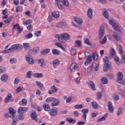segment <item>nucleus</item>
I'll return each instance as SVG.
<instances>
[{"label": "nucleus", "instance_id": "nucleus-1", "mask_svg": "<svg viewBox=\"0 0 125 125\" xmlns=\"http://www.w3.org/2000/svg\"><path fill=\"white\" fill-rule=\"evenodd\" d=\"M109 24L111 25L113 27V29L114 31H117V32H121L123 31V28L122 27V26L120 25V23H117L111 20L109 21Z\"/></svg>", "mask_w": 125, "mask_h": 125}, {"label": "nucleus", "instance_id": "nucleus-2", "mask_svg": "<svg viewBox=\"0 0 125 125\" xmlns=\"http://www.w3.org/2000/svg\"><path fill=\"white\" fill-rule=\"evenodd\" d=\"M9 112L5 114L4 116L6 118H11L13 119H15V118H17L16 117V110H14V108L13 107H9Z\"/></svg>", "mask_w": 125, "mask_h": 125}, {"label": "nucleus", "instance_id": "nucleus-3", "mask_svg": "<svg viewBox=\"0 0 125 125\" xmlns=\"http://www.w3.org/2000/svg\"><path fill=\"white\" fill-rule=\"evenodd\" d=\"M56 3H57L59 9H63L64 5H65V6L69 5V2H68L67 0H56Z\"/></svg>", "mask_w": 125, "mask_h": 125}, {"label": "nucleus", "instance_id": "nucleus-4", "mask_svg": "<svg viewBox=\"0 0 125 125\" xmlns=\"http://www.w3.org/2000/svg\"><path fill=\"white\" fill-rule=\"evenodd\" d=\"M117 82L120 84L125 85V79H124V74L123 72L119 71L117 73Z\"/></svg>", "mask_w": 125, "mask_h": 125}, {"label": "nucleus", "instance_id": "nucleus-5", "mask_svg": "<svg viewBox=\"0 0 125 125\" xmlns=\"http://www.w3.org/2000/svg\"><path fill=\"white\" fill-rule=\"evenodd\" d=\"M61 37H62V43H65L67 42V40L70 41L71 40V36L67 33H62Z\"/></svg>", "mask_w": 125, "mask_h": 125}, {"label": "nucleus", "instance_id": "nucleus-6", "mask_svg": "<svg viewBox=\"0 0 125 125\" xmlns=\"http://www.w3.org/2000/svg\"><path fill=\"white\" fill-rule=\"evenodd\" d=\"M23 49V46L21 45L20 44H15L11 46L10 49L11 52L13 50H22Z\"/></svg>", "mask_w": 125, "mask_h": 125}, {"label": "nucleus", "instance_id": "nucleus-7", "mask_svg": "<svg viewBox=\"0 0 125 125\" xmlns=\"http://www.w3.org/2000/svg\"><path fill=\"white\" fill-rule=\"evenodd\" d=\"M49 114L51 117H56L57 114H58V109L57 107L52 108L50 110Z\"/></svg>", "mask_w": 125, "mask_h": 125}, {"label": "nucleus", "instance_id": "nucleus-8", "mask_svg": "<svg viewBox=\"0 0 125 125\" xmlns=\"http://www.w3.org/2000/svg\"><path fill=\"white\" fill-rule=\"evenodd\" d=\"M25 59L28 63L30 65H32V64H34V59H33V58L32 57V56H31V54H28L27 55L25 56Z\"/></svg>", "mask_w": 125, "mask_h": 125}, {"label": "nucleus", "instance_id": "nucleus-9", "mask_svg": "<svg viewBox=\"0 0 125 125\" xmlns=\"http://www.w3.org/2000/svg\"><path fill=\"white\" fill-rule=\"evenodd\" d=\"M28 109L29 108L26 107H20L18 109L17 112L18 114H23V113H26Z\"/></svg>", "mask_w": 125, "mask_h": 125}, {"label": "nucleus", "instance_id": "nucleus-10", "mask_svg": "<svg viewBox=\"0 0 125 125\" xmlns=\"http://www.w3.org/2000/svg\"><path fill=\"white\" fill-rule=\"evenodd\" d=\"M98 69H99V64H97L96 62H93L91 64L90 71L94 70V71L97 72Z\"/></svg>", "mask_w": 125, "mask_h": 125}, {"label": "nucleus", "instance_id": "nucleus-11", "mask_svg": "<svg viewBox=\"0 0 125 125\" xmlns=\"http://www.w3.org/2000/svg\"><path fill=\"white\" fill-rule=\"evenodd\" d=\"M57 28H61L62 29H65L67 27L66 22L61 21L60 22L58 23L57 24Z\"/></svg>", "mask_w": 125, "mask_h": 125}, {"label": "nucleus", "instance_id": "nucleus-12", "mask_svg": "<svg viewBox=\"0 0 125 125\" xmlns=\"http://www.w3.org/2000/svg\"><path fill=\"white\" fill-rule=\"evenodd\" d=\"M99 39L101 40L102 38H103L104 36V27L103 26H101L100 27L99 30Z\"/></svg>", "mask_w": 125, "mask_h": 125}, {"label": "nucleus", "instance_id": "nucleus-13", "mask_svg": "<svg viewBox=\"0 0 125 125\" xmlns=\"http://www.w3.org/2000/svg\"><path fill=\"white\" fill-rule=\"evenodd\" d=\"M40 51V47H35L32 50H30L29 51L28 54H35V53H37Z\"/></svg>", "mask_w": 125, "mask_h": 125}, {"label": "nucleus", "instance_id": "nucleus-14", "mask_svg": "<svg viewBox=\"0 0 125 125\" xmlns=\"http://www.w3.org/2000/svg\"><path fill=\"white\" fill-rule=\"evenodd\" d=\"M107 107L108 110L110 113H113V112H114V106H113V104H112L111 102H108Z\"/></svg>", "mask_w": 125, "mask_h": 125}, {"label": "nucleus", "instance_id": "nucleus-15", "mask_svg": "<svg viewBox=\"0 0 125 125\" xmlns=\"http://www.w3.org/2000/svg\"><path fill=\"white\" fill-rule=\"evenodd\" d=\"M113 35H112V37L114 38L115 41H117L118 42H122V38L118 35V33H117L115 32H113Z\"/></svg>", "mask_w": 125, "mask_h": 125}, {"label": "nucleus", "instance_id": "nucleus-16", "mask_svg": "<svg viewBox=\"0 0 125 125\" xmlns=\"http://www.w3.org/2000/svg\"><path fill=\"white\" fill-rule=\"evenodd\" d=\"M13 29H14V30H17V31H19V34H21V32H22L23 29L21 28L20 27V26L19 25V24L18 23H17L16 24H14L13 27Z\"/></svg>", "mask_w": 125, "mask_h": 125}, {"label": "nucleus", "instance_id": "nucleus-17", "mask_svg": "<svg viewBox=\"0 0 125 125\" xmlns=\"http://www.w3.org/2000/svg\"><path fill=\"white\" fill-rule=\"evenodd\" d=\"M74 21L77 24H79V25H82L83 23V19L79 17H74Z\"/></svg>", "mask_w": 125, "mask_h": 125}, {"label": "nucleus", "instance_id": "nucleus-18", "mask_svg": "<svg viewBox=\"0 0 125 125\" xmlns=\"http://www.w3.org/2000/svg\"><path fill=\"white\" fill-rule=\"evenodd\" d=\"M88 86L92 90H96V88H95V84L92 81H90L88 82Z\"/></svg>", "mask_w": 125, "mask_h": 125}, {"label": "nucleus", "instance_id": "nucleus-19", "mask_svg": "<svg viewBox=\"0 0 125 125\" xmlns=\"http://www.w3.org/2000/svg\"><path fill=\"white\" fill-rule=\"evenodd\" d=\"M36 85L38 86V87L41 89V90H44V89H45V88H44V86H43V84L42 83L39 81H37L36 82Z\"/></svg>", "mask_w": 125, "mask_h": 125}, {"label": "nucleus", "instance_id": "nucleus-20", "mask_svg": "<svg viewBox=\"0 0 125 125\" xmlns=\"http://www.w3.org/2000/svg\"><path fill=\"white\" fill-rule=\"evenodd\" d=\"M82 112L83 114L82 117L83 118L84 121H85L86 120V114L88 113V109H83L82 110Z\"/></svg>", "mask_w": 125, "mask_h": 125}, {"label": "nucleus", "instance_id": "nucleus-21", "mask_svg": "<svg viewBox=\"0 0 125 125\" xmlns=\"http://www.w3.org/2000/svg\"><path fill=\"white\" fill-rule=\"evenodd\" d=\"M109 54L110 56H109V58L110 59L116 56V51L113 48H111V50L110 51Z\"/></svg>", "mask_w": 125, "mask_h": 125}, {"label": "nucleus", "instance_id": "nucleus-22", "mask_svg": "<svg viewBox=\"0 0 125 125\" xmlns=\"http://www.w3.org/2000/svg\"><path fill=\"white\" fill-rule=\"evenodd\" d=\"M103 15L105 19H109V13L106 9H104L103 11Z\"/></svg>", "mask_w": 125, "mask_h": 125}, {"label": "nucleus", "instance_id": "nucleus-23", "mask_svg": "<svg viewBox=\"0 0 125 125\" xmlns=\"http://www.w3.org/2000/svg\"><path fill=\"white\" fill-rule=\"evenodd\" d=\"M7 79H8V75L6 74H3L0 78L1 82H3L4 83L7 82Z\"/></svg>", "mask_w": 125, "mask_h": 125}, {"label": "nucleus", "instance_id": "nucleus-24", "mask_svg": "<svg viewBox=\"0 0 125 125\" xmlns=\"http://www.w3.org/2000/svg\"><path fill=\"white\" fill-rule=\"evenodd\" d=\"M60 101L58 99H56L55 98H54V100L53 101V103H52V106L53 107H55V106H57L59 104Z\"/></svg>", "mask_w": 125, "mask_h": 125}, {"label": "nucleus", "instance_id": "nucleus-25", "mask_svg": "<svg viewBox=\"0 0 125 125\" xmlns=\"http://www.w3.org/2000/svg\"><path fill=\"white\" fill-rule=\"evenodd\" d=\"M118 93L119 95L125 99V90L124 89H119L118 90Z\"/></svg>", "mask_w": 125, "mask_h": 125}, {"label": "nucleus", "instance_id": "nucleus-26", "mask_svg": "<svg viewBox=\"0 0 125 125\" xmlns=\"http://www.w3.org/2000/svg\"><path fill=\"white\" fill-rule=\"evenodd\" d=\"M49 52H50V49L46 48L41 51L40 54L41 55H45V54H48V53H49Z\"/></svg>", "mask_w": 125, "mask_h": 125}, {"label": "nucleus", "instance_id": "nucleus-27", "mask_svg": "<svg viewBox=\"0 0 125 125\" xmlns=\"http://www.w3.org/2000/svg\"><path fill=\"white\" fill-rule=\"evenodd\" d=\"M77 68V64L73 63L70 65V70L71 72H75V70H76Z\"/></svg>", "mask_w": 125, "mask_h": 125}, {"label": "nucleus", "instance_id": "nucleus-28", "mask_svg": "<svg viewBox=\"0 0 125 125\" xmlns=\"http://www.w3.org/2000/svg\"><path fill=\"white\" fill-rule=\"evenodd\" d=\"M87 15L90 19L92 18V9L89 8L87 11Z\"/></svg>", "mask_w": 125, "mask_h": 125}, {"label": "nucleus", "instance_id": "nucleus-29", "mask_svg": "<svg viewBox=\"0 0 125 125\" xmlns=\"http://www.w3.org/2000/svg\"><path fill=\"white\" fill-rule=\"evenodd\" d=\"M11 98H12V95H11V94H8L7 97L4 100L5 103H8V102H9V100H11Z\"/></svg>", "mask_w": 125, "mask_h": 125}, {"label": "nucleus", "instance_id": "nucleus-30", "mask_svg": "<svg viewBox=\"0 0 125 125\" xmlns=\"http://www.w3.org/2000/svg\"><path fill=\"white\" fill-rule=\"evenodd\" d=\"M108 117V113H106L101 118H99L97 120V123H99V122H102L103 121H105L106 120V118Z\"/></svg>", "mask_w": 125, "mask_h": 125}, {"label": "nucleus", "instance_id": "nucleus-31", "mask_svg": "<svg viewBox=\"0 0 125 125\" xmlns=\"http://www.w3.org/2000/svg\"><path fill=\"white\" fill-rule=\"evenodd\" d=\"M110 64L106 63H104V66L103 68V70L104 71V72H107L109 69H110Z\"/></svg>", "mask_w": 125, "mask_h": 125}, {"label": "nucleus", "instance_id": "nucleus-32", "mask_svg": "<svg viewBox=\"0 0 125 125\" xmlns=\"http://www.w3.org/2000/svg\"><path fill=\"white\" fill-rule=\"evenodd\" d=\"M52 16L54 18H59L60 15L59 14V12L58 11H54L52 13Z\"/></svg>", "mask_w": 125, "mask_h": 125}, {"label": "nucleus", "instance_id": "nucleus-33", "mask_svg": "<svg viewBox=\"0 0 125 125\" xmlns=\"http://www.w3.org/2000/svg\"><path fill=\"white\" fill-rule=\"evenodd\" d=\"M60 64V61L58 59H56L53 61V65L54 67V68H56L57 66H58V64Z\"/></svg>", "mask_w": 125, "mask_h": 125}, {"label": "nucleus", "instance_id": "nucleus-34", "mask_svg": "<svg viewBox=\"0 0 125 125\" xmlns=\"http://www.w3.org/2000/svg\"><path fill=\"white\" fill-rule=\"evenodd\" d=\"M92 59H91V56H89L88 58L86 59V61L84 62V65L87 66L89 63L91 62Z\"/></svg>", "mask_w": 125, "mask_h": 125}, {"label": "nucleus", "instance_id": "nucleus-35", "mask_svg": "<svg viewBox=\"0 0 125 125\" xmlns=\"http://www.w3.org/2000/svg\"><path fill=\"white\" fill-rule=\"evenodd\" d=\"M101 81L103 84H107L108 83V79L105 77L102 78Z\"/></svg>", "mask_w": 125, "mask_h": 125}, {"label": "nucleus", "instance_id": "nucleus-36", "mask_svg": "<svg viewBox=\"0 0 125 125\" xmlns=\"http://www.w3.org/2000/svg\"><path fill=\"white\" fill-rule=\"evenodd\" d=\"M43 108L45 110V111H50V106L48 104H44L43 105Z\"/></svg>", "mask_w": 125, "mask_h": 125}, {"label": "nucleus", "instance_id": "nucleus-37", "mask_svg": "<svg viewBox=\"0 0 125 125\" xmlns=\"http://www.w3.org/2000/svg\"><path fill=\"white\" fill-rule=\"evenodd\" d=\"M52 53L54 55H60V51L57 49H53L52 50Z\"/></svg>", "mask_w": 125, "mask_h": 125}, {"label": "nucleus", "instance_id": "nucleus-38", "mask_svg": "<svg viewBox=\"0 0 125 125\" xmlns=\"http://www.w3.org/2000/svg\"><path fill=\"white\" fill-rule=\"evenodd\" d=\"M113 58L115 63L117 65H120V64H121V62H120V58H119V57L115 56L113 57Z\"/></svg>", "mask_w": 125, "mask_h": 125}, {"label": "nucleus", "instance_id": "nucleus-39", "mask_svg": "<svg viewBox=\"0 0 125 125\" xmlns=\"http://www.w3.org/2000/svg\"><path fill=\"white\" fill-rule=\"evenodd\" d=\"M37 117H38V114H37V112H36L35 110H33L31 113V119H35V118H37Z\"/></svg>", "mask_w": 125, "mask_h": 125}, {"label": "nucleus", "instance_id": "nucleus-40", "mask_svg": "<svg viewBox=\"0 0 125 125\" xmlns=\"http://www.w3.org/2000/svg\"><path fill=\"white\" fill-rule=\"evenodd\" d=\"M34 76L35 78L41 79V78H42L43 77V74L37 73L34 74Z\"/></svg>", "mask_w": 125, "mask_h": 125}, {"label": "nucleus", "instance_id": "nucleus-41", "mask_svg": "<svg viewBox=\"0 0 125 125\" xmlns=\"http://www.w3.org/2000/svg\"><path fill=\"white\" fill-rule=\"evenodd\" d=\"M96 97L98 100H101V98H102V92H98L96 94Z\"/></svg>", "mask_w": 125, "mask_h": 125}, {"label": "nucleus", "instance_id": "nucleus-42", "mask_svg": "<svg viewBox=\"0 0 125 125\" xmlns=\"http://www.w3.org/2000/svg\"><path fill=\"white\" fill-rule=\"evenodd\" d=\"M55 45H56V46H58L59 47H60V48H61V49H62V50H65V48H64L62 44H61V43L60 42L55 43Z\"/></svg>", "mask_w": 125, "mask_h": 125}, {"label": "nucleus", "instance_id": "nucleus-43", "mask_svg": "<svg viewBox=\"0 0 125 125\" xmlns=\"http://www.w3.org/2000/svg\"><path fill=\"white\" fill-rule=\"evenodd\" d=\"M23 46L24 49H26V50H29V49L30 48V44L29 43H23Z\"/></svg>", "mask_w": 125, "mask_h": 125}, {"label": "nucleus", "instance_id": "nucleus-44", "mask_svg": "<svg viewBox=\"0 0 125 125\" xmlns=\"http://www.w3.org/2000/svg\"><path fill=\"white\" fill-rule=\"evenodd\" d=\"M107 42V37L104 36V39H102L101 41L99 42V43L101 44H105Z\"/></svg>", "mask_w": 125, "mask_h": 125}, {"label": "nucleus", "instance_id": "nucleus-45", "mask_svg": "<svg viewBox=\"0 0 125 125\" xmlns=\"http://www.w3.org/2000/svg\"><path fill=\"white\" fill-rule=\"evenodd\" d=\"M20 104L22 106H25V105H27V100L26 99H23L21 100V102L20 103Z\"/></svg>", "mask_w": 125, "mask_h": 125}, {"label": "nucleus", "instance_id": "nucleus-46", "mask_svg": "<svg viewBox=\"0 0 125 125\" xmlns=\"http://www.w3.org/2000/svg\"><path fill=\"white\" fill-rule=\"evenodd\" d=\"M66 120L67 122H68L69 123H70V124H75V123L76 122V120L73 119L72 118H69V119L66 118Z\"/></svg>", "mask_w": 125, "mask_h": 125}, {"label": "nucleus", "instance_id": "nucleus-47", "mask_svg": "<svg viewBox=\"0 0 125 125\" xmlns=\"http://www.w3.org/2000/svg\"><path fill=\"white\" fill-rule=\"evenodd\" d=\"M92 58L93 59V60H94L95 61H97V60H98V55H97V54L95 53H92Z\"/></svg>", "mask_w": 125, "mask_h": 125}, {"label": "nucleus", "instance_id": "nucleus-48", "mask_svg": "<svg viewBox=\"0 0 125 125\" xmlns=\"http://www.w3.org/2000/svg\"><path fill=\"white\" fill-rule=\"evenodd\" d=\"M107 78L109 79V80H112V79H114V76L112 73H108L106 75Z\"/></svg>", "mask_w": 125, "mask_h": 125}, {"label": "nucleus", "instance_id": "nucleus-49", "mask_svg": "<svg viewBox=\"0 0 125 125\" xmlns=\"http://www.w3.org/2000/svg\"><path fill=\"white\" fill-rule=\"evenodd\" d=\"M55 38H56V39H57V40H58L59 42H62V36L61 35H59V34H56L54 35Z\"/></svg>", "mask_w": 125, "mask_h": 125}, {"label": "nucleus", "instance_id": "nucleus-50", "mask_svg": "<svg viewBox=\"0 0 125 125\" xmlns=\"http://www.w3.org/2000/svg\"><path fill=\"white\" fill-rule=\"evenodd\" d=\"M92 106L94 109H97V107H98V104L96 102H92L91 103Z\"/></svg>", "mask_w": 125, "mask_h": 125}, {"label": "nucleus", "instance_id": "nucleus-51", "mask_svg": "<svg viewBox=\"0 0 125 125\" xmlns=\"http://www.w3.org/2000/svg\"><path fill=\"white\" fill-rule=\"evenodd\" d=\"M75 109H83V104H76L74 106Z\"/></svg>", "mask_w": 125, "mask_h": 125}, {"label": "nucleus", "instance_id": "nucleus-52", "mask_svg": "<svg viewBox=\"0 0 125 125\" xmlns=\"http://www.w3.org/2000/svg\"><path fill=\"white\" fill-rule=\"evenodd\" d=\"M123 107H120L118 109L117 112V115L120 116L121 114H123Z\"/></svg>", "mask_w": 125, "mask_h": 125}, {"label": "nucleus", "instance_id": "nucleus-53", "mask_svg": "<svg viewBox=\"0 0 125 125\" xmlns=\"http://www.w3.org/2000/svg\"><path fill=\"white\" fill-rule=\"evenodd\" d=\"M77 53V51L76 50V49L75 48H72L71 50V54L72 56H75L76 55V54Z\"/></svg>", "mask_w": 125, "mask_h": 125}, {"label": "nucleus", "instance_id": "nucleus-54", "mask_svg": "<svg viewBox=\"0 0 125 125\" xmlns=\"http://www.w3.org/2000/svg\"><path fill=\"white\" fill-rule=\"evenodd\" d=\"M84 43H85V44H88V45H90V46L92 45V44L90 43V42L89 41V39H88V38L86 39V40L84 41Z\"/></svg>", "mask_w": 125, "mask_h": 125}, {"label": "nucleus", "instance_id": "nucleus-55", "mask_svg": "<svg viewBox=\"0 0 125 125\" xmlns=\"http://www.w3.org/2000/svg\"><path fill=\"white\" fill-rule=\"evenodd\" d=\"M113 98L115 101H119V100H120V97H119V95L116 94H114Z\"/></svg>", "mask_w": 125, "mask_h": 125}, {"label": "nucleus", "instance_id": "nucleus-56", "mask_svg": "<svg viewBox=\"0 0 125 125\" xmlns=\"http://www.w3.org/2000/svg\"><path fill=\"white\" fill-rule=\"evenodd\" d=\"M31 23H32V20H28L25 21L23 22V25H29V24H31Z\"/></svg>", "mask_w": 125, "mask_h": 125}, {"label": "nucleus", "instance_id": "nucleus-57", "mask_svg": "<svg viewBox=\"0 0 125 125\" xmlns=\"http://www.w3.org/2000/svg\"><path fill=\"white\" fill-rule=\"evenodd\" d=\"M54 100V98H52V97H49V98H47L45 101L46 102H53V100Z\"/></svg>", "mask_w": 125, "mask_h": 125}, {"label": "nucleus", "instance_id": "nucleus-58", "mask_svg": "<svg viewBox=\"0 0 125 125\" xmlns=\"http://www.w3.org/2000/svg\"><path fill=\"white\" fill-rule=\"evenodd\" d=\"M10 62L11 64H15L17 62V60L15 58H12L10 59Z\"/></svg>", "mask_w": 125, "mask_h": 125}, {"label": "nucleus", "instance_id": "nucleus-59", "mask_svg": "<svg viewBox=\"0 0 125 125\" xmlns=\"http://www.w3.org/2000/svg\"><path fill=\"white\" fill-rule=\"evenodd\" d=\"M31 74H32V71H28L26 74V77L28 78V79H31V78H32V77L31 76V75H32Z\"/></svg>", "mask_w": 125, "mask_h": 125}, {"label": "nucleus", "instance_id": "nucleus-60", "mask_svg": "<svg viewBox=\"0 0 125 125\" xmlns=\"http://www.w3.org/2000/svg\"><path fill=\"white\" fill-rule=\"evenodd\" d=\"M25 37V39L28 40V39H31V38L33 37V34H32V33H29L28 35H26Z\"/></svg>", "mask_w": 125, "mask_h": 125}, {"label": "nucleus", "instance_id": "nucleus-61", "mask_svg": "<svg viewBox=\"0 0 125 125\" xmlns=\"http://www.w3.org/2000/svg\"><path fill=\"white\" fill-rule=\"evenodd\" d=\"M17 118H13L11 125H16V122H17Z\"/></svg>", "mask_w": 125, "mask_h": 125}, {"label": "nucleus", "instance_id": "nucleus-62", "mask_svg": "<svg viewBox=\"0 0 125 125\" xmlns=\"http://www.w3.org/2000/svg\"><path fill=\"white\" fill-rule=\"evenodd\" d=\"M24 116L23 114H19V115L18 119L20 121H23V120H24Z\"/></svg>", "mask_w": 125, "mask_h": 125}, {"label": "nucleus", "instance_id": "nucleus-63", "mask_svg": "<svg viewBox=\"0 0 125 125\" xmlns=\"http://www.w3.org/2000/svg\"><path fill=\"white\" fill-rule=\"evenodd\" d=\"M35 34L36 37H40L42 35V32L41 31H35Z\"/></svg>", "mask_w": 125, "mask_h": 125}, {"label": "nucleus", "instance_id": "nucleus-64", "mask_svg": "<svg viewBox=\"0 0 125 125\" xmlns=\"http://www.w3.org/2000/svg\"><path fill=\"white\" fill-rule=\"evenodd\" d=\"M51 89H52L53 91L54 92H56V91H57V90H58V89L57 88H56V86H55V85H53L52 87H51Z\"/></svg>", "mask_w": 125, "mask_h": 125}]
</instances>
